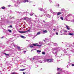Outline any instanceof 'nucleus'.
<instances>
[{
	"label": "nucleus",
	"instance_id": "f257e3e1",
	"mask_svg": "<svg viewBox=\"0 0 74 74\" xmlns=\"http://www.w3.org/2000/svg\"><path fill=\"white\" fill-rule=\"evenodd\" d=\"M60 47H57L56 48H54L53 49V54H56L57 53V52L58 51H60Z\"/></svg>",
	"mask_w": 74,
	"mask_h": 74
},
{
	"label": "nucleus",
	"instance_id": "f03ea898",
	"mask_svg": "<svg viewBox=\"0 0 74 74\" xmlns=\"http://www.w3.org/2000/svg\"><path fill=\"white\" fill-rule=\"evenodd\" d=\"M15 3L14 6L15 7L19 6V3H20V2H19V0L17 1H16L15 2Z\"/></svg>",
	"mask_w": 74,
	"mask_h": 74
},
{
	"label": "nucleus",
	"instance_id": "7ed1b4c3",
	"mask_svg": "<svg viewBox=\"0 0 74 74\" xmlns=\"http://www.w3.org/2000/svg\"><path fill=\"white\" fill-rule=\"evenodd\" d=\"M43 44V42H40L39 43V44H38V47H41L42 45V44Z\"/></svg>",
	"mask_w": 74,
	"mask_h": 74
},
{
	"label": "nucleus",
	"instance_id": "20e7f679",
	"mask_svg": "<svg viewBox=\"0 0 74 74\" xmlns=\"http://www.w3.org/2000/svg\"><path fill=\"white\" fill-rule=\"evenodd\" d=\"M53 59H47L48 63H49L50 62H53Z\"/></svg>",
	"mask_w": 74,
	"mask_h": 74
},
{
	"label": "nucleus",
	"instance_id": "39448f33",
	"mask_svg": "<svg viewBox=\"0 0 74 74\" xmlns=\"http://www.w3.org/2000/svg\"><path fill=\"white\" fill-rule=\"evenodd\" d=\"M67 47V48H71V45H69L68 44H67V45L65 46V47Z\"/></svg>",
	"mask_w": 74,
	"mask_h": 74
},
{
	"label": "nucleus",
	"instance_id": "423d86ee",
	"mask_svg": "<svg viewBox=\"0 0 74 74\" xmlns=\"http://www.w3.org/2000/svg\"><path fill=\"white\" fill-rule=\"evenodd\" d=\"M46 16L48 18H50L51 17V15H49V14L47 13L46 14Z\"/></svg>",
	"mask_w": 74,
	"mask_h": 74
},
{
	"label": "nucleus",
	"instance_id": "0eeeda50",
	"mask_svg": "<svg viewBox=\"0 0 74 74\" xmlns=\"http://www.w3.org/2000/svg\"><path fill=\"white\" fill-rule=\"evenodd\" d=\"M27 69H28V68H26L25 69H22L20 70V71H24V70H27Z\"/></svg>",
	"mask_w": 74,
	"mask_h": 74
},
{
	"label": "nucleus",
	"instance_id": "6e6552de",
	"mask_svg": "<svg viewBox=\"0 0 74 74\" xmlns=\"http://www.w3.org/2000/svg\"><path fill=\"white\" fill-rule=\"evenodd\" d=\"M19 33H27V31H19Z\"/></svg>",
	"mask_w": 74,
	"mask_h": 74
},
{
	"label": "nucleus",
	"instance_id": "1a4fd4ad",
	"mask_svg": "<svg viewBox=\"0 0 74 74\" xmlns=\"http://www.w3.org/2000/svg\"><path fill=\"white\" fill-rule=\"evenodd\" d=\"M29 1L28 0H23L22 1V3H26V2H28Z\"/></svg>",
	"mask_w": 74,
	"mask_h": 74
},
{
	"label": "nucleus",
	"instance_id": "9d476101",
	"mask_svg": "<svg viewBox=\"0 0 74 74\" xmlns=\"http://www.w3.org/2000/svg\"><path fill=\"white\" fill-rule=\"evenodd\" d=\"M47 30H43V34H45V33H47Z\"/></svg>",
	"mask_w": 74,
	"mask_h": 74
},
{
	"label": "nucleus",
	"instance_id": "9b49d317",
	"mask_svg": "<svg viewBox=\"0 0 74 74\" xmlns=\"http://www.w3.org/2000/svg\"><path fill=\"white\" fill-rule=\"evenodd\" d=\"M41 34V32H37V34H36V36H37V35H40Z\"/></svg>",
	"mask_w": 74,
	"mask_h": 74
},
{
	"label": "nucleus",
	"instance_id": "f8f14e48",
	"mask_svg": "<svg viewBox=\"0 0 74 74\" xmlns=\"http://www.w3.org/2000/svg\"><path fill=\"white\" fill-rule=\"evenodd\" d=\"M66 29L68 30H70V27H69L67 25H66Z\"/></svg>",
	"mask_w": 74,
	"mask_h": 74
},
{
	"label": "nucleus",
	"instance_id": "ddd939ff",
	"mask_svg": "<svg viewBox=\"0 0 74 74\" xmlns=\"http://www.w3.org/2000/svg\"><path fill=\"white\" fill-rule=\"evenodd\" d=\"M33 45L35 46H37V45H38V44L37 43L33 44Z\"/></svg>",
	"mask_w": 74,
	"mask_h": 74
},
{
	"label": "nucleus",
	"instance_id": "4468645a",
	"mask_svg": "<svg viewBox=\"0 0 74 74\" xmlns=\"http://www.w3.org/2000/svg\"><path fill=\"white\" fill-rule=\"evenodd\" d=\"M57 15H60L62 14V13L60 12H58V13H57Z\"/></svg>",
	"mask_w": 74,
	"mask_h": 74
},
{
	"label": "nucleus",
	"instance_id": "2eb2a0df",
	"mask_svg": "<svg viewBox=\"0 0 74 74\" xmlns=\"http://www.w3.org/2000/svg\"><path fill=\"white\" fill-rule=\"evenodd\" d=\"M45 40H46L47 41V42H48L49 41V38H45Z\"/></svg>",
	"mask_w": 74,
	"mask_h": 74
},
{
	"label": "nucleus",
	"instance_id": "dca6fc26",
	"mask_svg": "<svg viewBox=\"0 0 74 74\" xmlns=\"http://www.w3.org/2000/svg\"><path fill=\"white\" fill-rule=\"evenodd\" d=\"M53 14L54 15H57V12H53Z\"/></svg>",
	"mask_w": 74,
	"mask_h": 74
},
{
	"label": "nucleus",
	"instance_id": "f3484780",
	"mask_svg": "<svg viewBox=\"0 0 74 74\" xmlns=\"http://www.w3.org/2000/svg\"><path fill=\"white\" fill-rule=\"evenodd\" d=\"M58 71H62V69H60V68H58L57 69Z\"/></svg>",
	"mask_w": 74,
	"mask_h": 74
},
{
	"label": "nucleus",
	"instance_id": "a211bd4d",
	"mask_svg": "<svg viewBox=\"0 0 74 74\" xmlns=\"http://www.w3.org/2000/svg\"><path fill=\"white\" fill-rule=\"evenodd\" d=\"M39 10L40 11H44V10L42 8L39 9Z\"/></svg>",
	"mask_w": 74,
	"mask_h": 74
},
{
	"label": "nucleus",
	"instance_id": "6ab92c4d",
	"mask_svg": "<svg viewBox=\"0 0 74 74\" xmlns=\"http://www.w3.org/2000/svg\"><path fill=\"white\" fill-rule=\"evenodd\" d=\"M36 51L37 52H38V53H40V52H41V51L38 50H37Z\"/></svg>",
	"mask_w": 74,
	"mask_h": 74
},
{
	"label": "nucleus",
	"instance_id": "aec40b11",
	"mask_svg": "<svg viewBox=\"0 0 74 74\" xmlns=\"http://www.w3.org/2000/svg\"><path fill=\"white\" fill-rule=\"evenodd\" d=\"M20 37H21L22 38H25V36H23L20 35Z\"/></svg>",
	"mask_w": 74,
	"mask_h": 74
},
{
	"label": "nucleus",
	"instance_id": "412c9836",
	"mask_svg": "<svg viewBox=\"0 0 74 74\" xmlns=\"http://www.w3.org/2000/svg\"><path fill=\"white\" fill-rule=\"evenodd\" d=\"M44 62H48V59H45L44 60Z\"/></svg>",
	"mask_w": 74,
	"mask_h": 74
},
{
	"label": "nucleus",
	"instance_id": "4be33fe9",
	"mask_svg": "<svg viewBox=\"0 0 74 74\" xmlns=\"http://www.w3.org/2000/svg\"><path fill=\"white\" fill-rule=\"evenodd\" d=\"M16 12H17V14H20L21 13V12H16Z\"/></svg>",
	"mask_w": 74,
	"mask_h": 74
},
{
	"label": "nucleus",
	"instance_id": "5701e85b",
	"mask_svg": "<svg viewBox=\"0 0 74 74\" xmlns=\"http://www.w3.org/2000/svg\"><path fill=\"white\" fill-rule=\"evenodd\" d=\"M10 68H12V64H11L10 65Z\"/></svg>",
	"mask_w": 74,
	"mask_h": 74
},
{
	"label": "nucleus",
	"instance_id": "b1692460",
	"mask_svg": "<svg viewBox=\"0 0 74 74\" xmlns=\"http://www.w3.org/2000/svg\"><path fill=\"white\" fill-rule=\"evenodd\" d=\"M1 8H2V9H5V8L4 6H2L1 7Z\"/></svg>",
	"mask_w": 74,
	"mask_h": 74
},
{
	"label": "nucleus",
	"instance_id": "393cba45",
	"mask_svg": "<svg viewBox=\"0 0 74 74\" xmlns=\"http://www.w3.org/2000/svg\"><path fill=\"white\" fill-rule=\"evenodd\" d=\"M42 53L43 54V55H45V53L44 52H42Z\"/></svg>",
	"mask_w": 74,
	"mask_h": 74
},
{
	"label": "nucleus",
	"instance_id": "a878e982",
	"mask_svg": "<svg viewBox=\"0 0 74 74\" xmlns=\"http://www.w3.org/2000/svg\"><path fill=\"white\" fill-rule=\"evenodd\" d=\"M53 45L54 46H56V45H57V44L54 43L53 44Z\"/></svg>",
	"mask_w": 74,
	"mask_h": 74
},
{
	"label": "nucleus",
	"instance_id": "bb28decb",
	"mask_svg": "<svg viewBox=\"0 0 74 74\" xmlns=\"http://www.w3.org/2000/svg\"><path fill=\"white\" fill-rule=\"evenodd\" d=\"M30 48H33V45H31L30 46Z\"/></svg>",
	"mask_w": 74,
	"mask_h": 74
},
{
	"label": "nucleus",
	"instance_id": "cd10ccee",
	"mask_svg": "<svg viewBox=\"0 0 74 74\" xmlns=\"http://www.w3.org/2000/svg\"><path fill=\"white\" fill-rule=\"evenodd\" d=\"M60 19H61L62 20H63L64 19L62 17H60Z\"/></svg>",
	"mask_w": 74,
	"mask_h": 74
},
{
	"label": "nucleus",
	"instance_id": "c85d7f7f",
	"mask_svg": "<svg viewBox=\"0 0 74 74\" xmlns=\"http://www.w3.org/2000/svg\"><path fill=\"white\" fill-rule=\"evenodd\" d=\"M62 11H64V9L63 8L61 10Z\"/></svg>",
	"mask_w": 74,
	"mask_h": 74
},
{
	"label": "nucleus",
	"instance_id": "c756f323",
	"mask_svg": "<svg viewBox=\"0 0 74 74\" xmlns=\"http://www.w3.org/2000/svg\"><path fill=\"white\" fill-rule=\"evenodd\" d=\"M69 35L70 36H72V35H73V34H71V33H69Z\"/></svg>",
	"mask_w": 74,
	"mask_h": 74
},
{
	"label": "nucleus",
	"instance_id": "7c9ffc66",
	"mask_svg": "<svg viewBox=\"0 0 74 74\" xmlns=\"http://www.w3.org/2000/svg\"><path fill=\"white\" fill-rule=\"evenodd\" d=\"M23 19H24V20H26V18L24 17L23 18Z\"/></svg>",
	"mask_w": 74,
	"mask_h": 74
},
{
	"label": "nucleus",
	"instance_id": "2f4dec72",
	"mask_svg": "<svg viewBox=\"0 0 74 74\" xmlns=\"http://www.w3.org/2000/svg\"><path fill=\"white\" fill-rule=\"evenodd\" d=\"M15 74V73L13 72V73H11V74Z\"/></svg>",
	"mask_w": 74,
	"mask_h": 74
},
{
	"label": "nucleus",
	"instance_id": "473e14b6",
	"mask_svg": "<svg viewBox=\"0 0 74 74\" xmlns=\"http://www.w3.org/2000/svg\"><path fill=\"white\" fill-rule=\"evenodd\" d=\"M12 44H13V46H14V47H15V45H14V43H13Z\"/></svg>",
	"mask_w": 74,
	"mask_h": 74
},
{
	"label": "nucleus",
	"instance_id": "72a5a7b5",
	"mask_svg": "<svg viewBox=\"0 0 74 74\" xmlns=\"http://www.w3.org/2000/svg\"><path fill=\"white\" fill-rule=\"evenodd\" d=\"M17 48L18 49L20 50V47H18Z\"/></svg>",
	"mask_w": 74,
	"mask_h": 74
},
{
	"label": "nucleus",
	"instance_id": "f704fd0d",
	"mask_svg": "<svg viewBox=\"0 0 74 74\" xmlns=\"http://www.w3.org/2000/svg\"><path fill=\"white\" fill-rule=\"evenodd\" d=\"M10 27L12 28V25H10Z\"/></svg>",
	"mask_w": 74,
	"mask_h": 74
},
{
	"label": "nucleus",
	"instance_id": "c9c22d12",
	"mask_svg": "<svg viewBox=\"0 0 74 74\" xmlns=\"http://www.w3.org/2000/svg\"><path fill=\"white\" fill-rule=\"evenodd\" d=\"M10 13H12V11L11 10H10Z\"/></svg>",
	"mask_w": 74,
	"mask_h": 74
},
{
	"label": "nucleus",
	"instance_id": "e433bc0d",
	"mask_svg": "<svg viewBox=\"0 0 74 74\" xmlns=\"http://www.w3.org/2000/svg\"><path fill=\"white\" fill-rule=\"evenodd\" d=\"M30 29H29L28 30H27V31H26V32H29V31H30Z\"/></svg>",
	"mask_w": 74,
	"mask_h": 74
},
{
	"label": "nucleus",
	"instance_id": "4c0bfd02",
	"mask_svg": "<svg viewBox=\"0 0 74 74\" xmlns=\"http://www.w3.org/2000/svg\"><path fill=\"white\" fill-rule=\"evenodd\" d=\"M50 11H51V12H53V11H52V10H50Z\"/></svg>",
	"mask_w": 74,
	"mask_h": 74
},
{
	"label": "nucleus",
	"instance_id": "58836bf2",
	"mask_svg": "<svg viewBox=\"0 0 74 74\" xmlns=\"http://www.w3.org/2000/svg\"><path fill=\"white\" fill-rule=\"evenodd\" d=\"M32 59H33V60H34V59H35V57H33Z\"/></svg>",
	"mask_w": 74,
	"mask_h": 74
},
{
	"label": "nucleus",
	"instance_id": "ea45409f",
	"mask_svg": "<svg viewBox=\"0 0 74 74\" xmlns=\"http://www.w3.org/2000/svg\"><path fill=\"white\" fill-rule=\"evenodd\" d=\"M71 66H74V64H71Z\"/></svg>",
	"mask_w": 74,
	"mask_h": 74
},
{
	"label": "nucleus",
	"instance_id": "a19ab883",
	"mask_svg": "<svg viewBox=\"0 0 74 74\" xmlns=\"http://www.w3.org/2000/svg\"><path fill=\"white\" fill-rule=\"evenodd\" d=\"M58 74H60V72H58Z\"/></svg>",
	"mask_w": 74,
	"mask_h": 74
},
{
	"label": "nucleus",
	"instance_id": "79ce46f5",
	"mask_svg": "<svg viewBox=\"0 0 74 74\" xmlns=\"http://www.w3.org/2000/svg\"><path fill=\"white\" fill-rule=\"evenodd\" d=\"M12 32V31H11V30H10V33H11Z\"/></svg>",
	"mask_w": 74,
	"mask_h": 74
},
{
	"label": "nucleus",
	"instance_id": "37998d69",
	"mask_svg": "<svg viewBox=\"0 0 74 74\" xmlns=\"http://www.w3.org/2000/svg\"><path fill=\"white\" fill-rule=\"evenodd\" d=\"M56 35H58V32H56Z\"/></svg>",
	"mask_w": 74,
	"mask_h": 74
},
{
	"label": "nucleus",
	"instance_id": "c03bdc74",
	"mask_svg": "<svg viewBox=\"0 0 74 74\" xmlns=\"http://www.w3.org/2000/svg\"><path fill=\"white\" fill-rule=\"evenodd\" d=\"M66 67L67 68H69V66L67 65Z\"/></svg>",
	"mask_w": 74,
	"mask_h": 74
},
{
	"label": "nucleus",
	"instance_id": "a18cd8bd",
	"mask_svg": "<svg viewBox=\"0 0 74 74\" xmlns=\"http://www.w3.org/2000/svg\"><path fill=\"white\" fill-rule=\"evenodd\" d=\"M14 22L12 21L10 23H13Z\"/></svg>",
	"mask_w": 74,
	"mask_h": 74
},
{
	"label": "nucleus",
	"instance_id": "49530a36",
	"mask_svg": "<svg viewBox=\"0 0 74 74\" xmlns=\"http://www.w3.org/2000/svg\"><path fill=\"white\" fill-rule=\"evenodd\" d=\"M43 22L44 23H45V20H43Z\"/></svg>",
	"mask_w": 74,
	"mask_h": 74
},
{
	"label": "nucleus",
	"instance_id": "de8ad7c7",
	"mask_svg": "<svg viewBox=\"0 0 74 74\" xmlns=\"http://www.w3.org/2000/svg\"><path fill=\"white\" fill-rule=\"evenodd\" d=\"M64 32H67V31H66V30H65L64 31Z\"/></svg>",
	"mask_w": 74,
	"mask_h": 74
},
{
	"label": "nucleus",
	"instance_id": "09e8293b",
	"mask_svg": "<svg viewBox=\"0 0 74 74\" xmlns=\"http://www.w3.org/2000/svg\"><path fill=\"white\" fill-rule=\"evenodd\" d=\"M58 7H59V4H58L57 5Z\"/></svg>",
	"mask_w": 74,
	"mask_h": 74
},
{
	"label": "nucleus",
	"instance_id": "8fccbe9b",
	"mask_svg": "<svg viewBox=\"0 0 74 74\" xmlns=\"http://www.w3.org/2000/svg\"><path fill=\"white\" fill-rule=\"evenodd\" d=\"M26 12H25L23 13V14H25V13L26 14Z\"/></svg>",
	"mask_w": 74,
	"mask_h": 74
},
{
	"label": "nucleus",
	"instance_id": "3c124183",
	"mask_svg": "<svg viewBox=\"0 0 74 74\" xmlns=\"http://www.w3.org/2000/svg\"><path fill=\"white\" fill-rule=\"evenodd\" d=\"M23 74H25V73L24 72H23Z\"/></svg>",
	"mask_w": 74,
	"mask_h": 74
},
{
	"label": "nucleus",
	"instance_id": "603ef678",
	"mask_svg": "<svg viewBox=\"0 0 74 74\" xmlns=\"http://www.w3.org/2000/svg\"><path fill=\"white\" fill-rule=\"evenodd\" d=\"M53 30H54V31H55V29H53Z\"/></svg>",
	"mask_w": 74,
	"mask_h": 74
},
{
	"label": "nucleus",
	"instance_id": "864d4df0",
	"mask_svg": "<svg viewBox=\"0 0 74 74\" xmlns=\"http://www.w3.org/2000/svg\"><path fill=\"white\" fill-rule=\"evenodd\" d=\"M32 15H33V14H30L31 16H32Z\"/></svg>",
	"mask_w": 74,
	"mask_h": 74
},
{
	"label": "nucleus",
	"instance_id": "5fc2aeb1",
	"mask_svg": "<svg viewBox=\"0 0 74 74\" xmlns=\"http://www.w3.org/2000/svg\"><path fill=\"white\" fill-rule=\"evenodd\" d=\"M17 38H19V36H17Z\"/></svg>",
	"mask_w": 74,
	"mask_h": 74
},
{
	"label": "nucleus",
	"instance_id": "6e6d98bb",
	"mask_svg": "<svg viewBox=\"0 0 74 74\" xmlns=\"http://www.w3.org/2000/svg\"><path fill=\"white\" fill-rule=\"evenodd\" d=\"M64 53H67V52H66V51H65H65H64Z\"/></svg>",
	"mask_w": 74,
	"mask_h": 74
},
{
	"label": "nucleus",
	"instance_id": "4d7b16f0",
	"mask_svg": "<svg viewBox=\"0 0 74 74\" xmlns=\"http://www.w3.org/2000/svg\"><path fill=\"white\" fill-rule=\"evenodd\" d=\"M6 55H8V54H6Z\"/></svg>",
	"mask_w": 74,
	"mask_h": 74
},
{
	"label": "nucleus",
	"instance_id": "13d9d810",
	"mask_svg": "<svg viewBox=\"0 0 74 74\" xmlns=\"http://www.w3.org/2000/svg\"><path fill=\"white\" fill-rule=\"evenodd\" d=\"M11 16L10 17V19H12V18H11Z\"/></svg>",
	"mask_w": 74,
	"mask_h": 74
},
{
	"label": "nucleus",
	"instance_id": "bf43d9fd",
	"mask_svg": "<svg viewBox=\"0 0 74 74\" xmlns=\"http://www.w3.org/2000/svg\"><path fill=\"white\" fill-rule=\"evenodd\" d=\"M8 32H10V29H8Z\"/></svg>",
	"mask_w": 74,
	"mask_h": 74
},
{
	"label": "nucleus",
	"instance_id": "052dcab7",
	"mask_svg": "<svg viewBox=\"0 0 74 74\" xmlns=\"http://www.w3.org/2000/svg\"><path fill=\"white\" fill-rule=\"evenodd\" d=\"M35 16V17H36V18H37V16H36V15Z\"/></svg>",
	"mask_w": 74,
	"mask_h": 74
},
{
	"label": "nucleus",
	"instance_id": "680f3d73",
	"mask_svg": "<svg viewBox=\"0 0 74 74\" xmlns=\"http://www.w3.org/2000/svg\"><path fill=\"white\" fill-rule=\"evenodd\" d=\"M4 54H5V55H7V54L5 53H4Z\"/></svg>",
	"mask_w": 74,
	"mask_h": 74
},
{
	"label": "nucleus",
	"instance_id": "e2e57ef3",
	"mask_svg": "<svg viewBox=\"0 0 74 74\" xmlns=\"http://www.w3.org/2000/svg\"><path fill=\"white\" fill-rule=\"evenodd\" d=\"M25 52H26V51H24V53H25Z\"/></svg>",
	"mask_w": 74,
	"mask_h": 74
},
{
	"label": "nucleus",
	"instance_id": "0e129e2a",
	"mask_svg": "<svg viewBox=\"0 0 74 74\" xmlns=\"http://www.w3.org/2000/svg\"><path fill=\"white\" fill-rule=\"evenodd\" d=\"M44 42L45 41V40H44Z\"/></svg>",
	"mask_w": 74,
	"mask_h": 74
},
{
	"label": "nucleus",
	"instance_id": "69168bd1",
	"mask_svg": "<svg viewBox=\"0 0 74 74\" xmlns=\"http://www.w3.org/2000/svg\"><path fill=\"white\" fill-rule=\"evenodd\" d=\"M14 17H12V18H14Z\"/></svg>",
	"mask_w": 74,
	"mask_h": 74
},
{
	"label": "nucleus",
	"instance_id": "338daca9",
	"mask_svg": "<svg viewBox=\"0 0 74 74\" xmlns=\"http://www.w3.org/2000/svg\"><path fill=\"white\" fill-rule=\"evenodd\" d=\"M63 55V56H64L65 55Z\"/></svg>",
	"mask_w": 74,
	"mask_h": 74
},
{
	"label": "nucleus",
	"instance_id": "774afa93",
	"mask_svg": "<svg viewBox=\"0 0 74 74\" xmlns=\"http://www.w3.org/2000/svg\"><path fill=\"white\" fill-rule=\"evenodd\" d=\"M10 7H11V5H10Z\"/></svg>",
	"mask_w": 74,
	"mask_h": 74
}]
</instances>
